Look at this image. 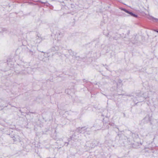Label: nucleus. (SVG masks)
I'll return each instance as SVG.
<instances>
[{
	"mask_svg": "<svg viewBox=\"0 0 158 158\" xmlns=\"http://www.w3.org/2000/svg\"><path fill=\"white\" fill-rule=\"evenodd\" d=\"M122 10H123V11H124L125 12H126V13L129 14L130 15H131L132 16H134V17H136L137 16L136 15H135V14H133L131 12H130L127 11L126 10H125V9H123Z\"/></svg>",
	"mask_w": 158,
	"mask_h": 158,
	"instance_id": "obj_1",
	"label": "nucleus"
},
{
	"mask_svg": "<svg viewBox=\"0 0 158 158\" xmlns=\"http://www.w3.org/2000/svg\"><path fill=\"white\" fill-rule=\"evenodd\" d=\"M155 19V20H156V21H158V19Z\"/></svg>",
	"mask_w": 158,
	"mask_h": 158,
	"instance_id": "obj_2",
	"label": "nucleus"
},
{
	"mask_svg": "<svg viewBox=\"0 0 158 158\" xmlns=\"http://www.w3.org/2000/svg\"><path fill=\"white\" fill-rule=\"evenodd\" d=\"M157 32H158V31H157Z\"/></svg>",
	"mask_w": 158,
	"mask_h": 158,
	"instance_id": "obj_3",
	"label": "nucleus"
}]
</instances>
